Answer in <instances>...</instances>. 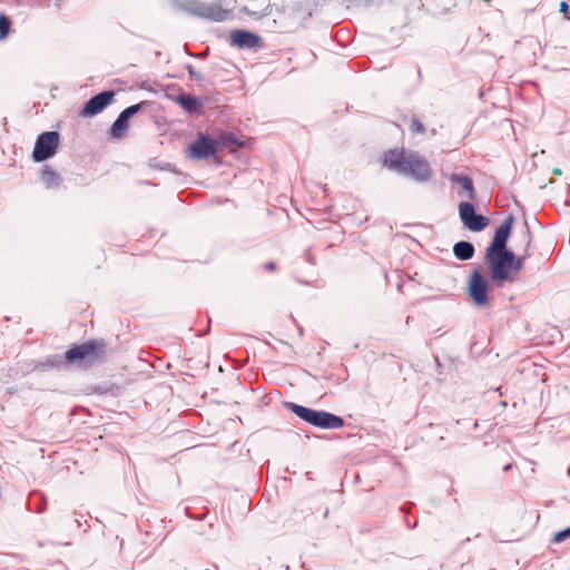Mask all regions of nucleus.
Wrapping results in <instances>:
<instances>
[{"mask_svg": "<svg viewBox=\"0 0 570 570\" xmlns=\"http://www.w3.org/2000/svg\"><path fill=\"white\" fill-rule=\"evenodd\" d=\"M522 236L525 242V249L522 255H517L514 250L485 249L483 259L492 285H503L518 281V275L529 256L528 249L532 240L528 222H524Z\"/></svg>", "mask_w": 570, "mask_h": 570, "instance_id": "f257e3e1", "label": "nucleus"}, {"mask_svg": "<svg viewBox=\"0 0 570 570\" xmlns=\"http://www.w3.org/2000/svg\"><path fill=\"white\" fill-rule=\"evenodd\" d=\"M381 164L387 170L420 185L430 181L433 177L429 160L417 151L404 147H394L384 151Z\"/></svg>", "mask_w": 570, "mask_h": 570, "instance_id": "f03ea898", "label": "nucleus"}, {"mask_svg": "<svg viewBox=\"0 0 570 570\" xmlns=\"http://www.w3.org/2000/svg\"><path fill=\"white\" fill-rule=\"evenodd\" d=\"M245 141L230 131L219 130L210 135L200 131L196 138L188 145L187 155L195 161L206 160L216 156L218 153L228 149H240L245 147Z\"/></svg>", "mask_w": 570, "mask_h": 570, "instance_id": "7ed1b4c3", "label": "nucleus"}, {"mask_svg": "<svg viewBox=\"0 0 570 570\" xmlns=\"http://www.w3.org/2000/svg\"><path fill=\"white\" fill-rule=\"evenodd\" d=\"M107 352V344L104 340H91L69 348L65 356L51 355L43 362H39L33 370L45 371L48 368H60L68 362L75 361H101Z\"/></svg>", "mask_w": 570, "mask_h": 570, "instance_id": "20e7f679", "label": "nucleus"}, {"mask_svg": "<svg viewBox=\"0 0 570 570\" xmlns=\"http://www.w3.org/2000/svg\"><path fill=\"white\" fill-rule=\"evenodd\" d=\"M286 407L306 423L321 429H340L344 420L333 413L313 410L293 402H287Z\"/></svg>", "mask_w": 570, "mask_h": 570, "instance_id": "39448f33", "label": "nucleus"}, {"mask_svg": "<svg viewBox=\"0 0 570 570\" xmlns=\"http://www.w3.org/2000/svg\"><path fill=\"white\" fill-rule=\"evenodd\" d=\"M180 8L188 14L214 22H223L229 17V11L217 3H206L199 0H184Z\"/></svg>", "mask_w": 570, "mask_h": 570, "instance_id": "423d86ee", "label": "nucleus"}, {"mask_svg": "<svg viewBox=\"0 0 570 570\" xmlns=\"http://www.w3.org/2000/svg\"><path fill=\"white\" fill-rule=\"evenodd\" d=\"M60 134L56 130L43 131L38 135L31 158L35 163H43L52 158L59 148Z\"/></svg>", "mask_w": 570, "mask_h": 570, "instance_id": "0eeeda50", "label": "nucleus"}, {"mask_svg": "<svg viewBox=\"0 0 570 570\" xmlns=\"http://www.w3.org/2000/svg\"><path fill=\"white\" fill-rule=\"evenodd\" d=\"M459 217L464 228L473 233L484 230L490 218L476 212L475 205L470 200H463L458 206Z\"/></svg>", "mask_w": 570, "mask_h": 570, "instance_id": "6e6552de", "label": "nucleus"}, {"mask_svg": "<svg viewBox=\"0 0 570 570\" xmlns=\"http://www.w3.org/2000/svg\"><path fill=\"white\" fill-rule=\"evenodd\" d=\"M116 92L112 89L102 90L91 96L79 109L81 118H91L102 112L115 100Z\"/></svg>", "mask_w": 570, "mask_h": 570, "instance_id": "1a4fd4ad", "label": "nucleus"}, {"mask_svg": "<svg viewBox=\"0 0 570 570\" xmlns=\"http://www.w3.org/2000/svg\"><path fill=\"white\" fill-rule=\"evenodd\" d=\"M515 217L513 214H509L501 224L494 229L493 237L485 247V249L492 250H513L508 246L509 238L513 232V225Z\"/></svg>", "mask_w": 570, "mask_h": 570, "instance_id": "9d476101", "label": "nucleus"}, {"mask_svg": "<svg viewBox=\"0 0 570 570\" xmlns=\"http://www.w3.org/2000/svg\"><path fill=\"white\" fill-rule=\"evenodd\" d=\"M167 97L177 104L188 115L203 116L206 98L194 96L181 88H178L177 95H167Z\"/></svg>", "mask_w": 570, "mask_h": 570, "instance_id": "9b49d317", "label": "nucleus"}, {"mask_svg": "<svg viewBox=\"0 0 570 570\" xmlns=\"http://www.w3.org/2000/svg\"><path fill=\"white\" fill-rule=\"evenodd\" d=\"M229 46L239 50L259 49L262 38L258 33L247 29H234L228 36Z\"/></svg>", "mask_w": 570, "mask_h": 570, "instance_id": "f8f14e48", "label": "nucleus"}, {"mask_svg": "<svg viewBox=\"0 0 570 570\" xmlns=\"http://www.w3.org/2000/svg\"><path fill=\"white\" fill-rule=\"evenodd\" d=\"M451 184L460 187L459 196L465 195L470 202L475 199L476 190L472 178L464 173H452L449 177Z\"/></svg>", "mask_w": 570, "mask_h": 570, "instance_id": "ddd939ff", "label": "nucleus"}, {"mask_svg": "<svg viewBox=\"0 0 570 570\" xmlns=\"http://www.w3.org/2000/svg\"><path fill=\"white\" fill-rule=\"evenodd\" d=\"M130 120V118L126 117L124 112L120 111L108 129L109 137L112 139H122L129 130Z\"/></svg>", "mask_w": 570, "mask_h": 570, "instance_id": "4468645a", "label": "nucleus"}, {"mask_svg": "<svg viewBox=\"0 0 570 570\" xmlns=\"http://www.w3.org/2000/svg\"><path fill=\"white\" fill-rule=\"evenodd\" d=\"M474 253V245L469 240H459L453 246V254L460 261L471 259Z\"/></svg>", "mask_w": 570, "mask_h": 570, "instance_id": "2eb2a0df", "label": "nucleus"}, {"mask_svg": "<svg viewBox=\"0 0 570 570\" xmlns=\"http://www.w3.org/2000/svg\"><path fill=\"white\" fill-rule=\"evenodd\" d=\"M41 179L46 188H55L59 186V175L49 166H45L41 171Z\"/></svg>", "mask_w": 570, "mask_h": 570, "instance_id": "dca6fc26", "label": "nucleus"}, {"mask_svg": "<svg viewBox=\"0 0 570 570\" xmlns=\"http://www.w3.org/2000/svg\"><path fill=\"white\" fill-rule=\"evenodd\" d=\"M470 297L473 299L476 306H483L488 302V288L489 287H468Z\"/></svg>", "mask_w": 570, "mask_h": 570, "instance_id": "f3484780", "label": "nucleus"}, {"mask_svg": "<svg viewBox=\"0 0 570 570\" xmlns=\"http://www.w3.org/2000/svg\"><path fill=\"white\" fill-rule=\"evenodd\" d=\"M489 274L484 275L479 268H473L469 275L466 285H491Z\"/></svg>", "mask_w": 570, "mask_h": 570, "instance_id": "a211bd4d", "label": "nucleus"}, {"mask_svg": "<svg viewBox=\"0 0 570 570\" xmlns=\"http://www.w3.org/2000/svg\"><path fill=\"white\" fill-rule=\"evenodd\" d=\"M11 29H12L11 18L6 13L0 12V41H3L9 36V33L11 32Z\"/></svg>", "mask_w": 570, "mask_h": 570, "instance_id": "6ab92c4d", "label": "nucleus"}, {"mask_svg": "<svg viewBox=\"0 0 570 570\" xmlns=\"http://www.w3.org/2000/svg\"><path fill=\"white\" fill-rule=\"evenodd\" d=\"M149 105H150V101L142 100V101H139L137 104H134V105H130V106L126 107L124 110H121V112H124V115L126 117L131 119L134 116H136L137 114L142 111Z\"/></svg>", "mask_w": 570, "mask_h": 570, "instance_id": "aec40b11", "label": "nucleus"}, {"mask_svg": "<svg viewBox=\"0 0 570 570\" xmlns=\"http://www.w3.org/2000/svg\"><path fill=\"white\" fill-rule=\"evenodd\" d=\"M186 70H187V72H188L189 77H190L194 81H196L197 83H200L202 81H204V80H205L204 75H203L202 72L197 71V70L195 69V67H194L191 63H187V65H186Z\"/></svg>", "mask_w": 570, "mask_h": 570, "instance_id": "412c9836", "label": "nucleus"}, {"mask_svg": "<svg viewBox=\"0 0 570 570\" xmlns=\"http://www.w3.org/2000/svg\"><path fill=\"white\" fill-rule=\"evenodd\" d=\"M410 129L412 134H424L426 130L424 124L416 117H412Z\"/></svg>", "mask_w": 570, "mask_h": 570, "instance_id": "4be33fe9", "label": "nucleus"}, {"mask_svg": "<svg viewBox=\"0 0 570 570\" xmlns=\"http://www.w3.org/2000/svg\"><path fill=\"white\" fill-rule=\"evenodd\" d=\"M567 538H570V527L556 533L554 538H553V542L559 543V542H562L563 540H566Z\"/></svg>", "mask_w": 570, "mask_h": 570, "instance_id": "5701e85b", "label": "nucleus"}, {"mask_svg": "<svg viewBox=\"0 0 570 570\" xmlns=\"http://www.w3.org/2000/svg\"><path fill=\"white\" fill-rule=\"evenodd\" d=\"M560 12L564 13V17L569 16L570 7L566 1L560 2Z\"/></svg>", "mask_w": 570, "mask_h": 570, "instance_id": "b1692460", "label": "nucleus"}, {"mask_svg": "<svg viewBox=\"0 0 570 570\" xmlns=\"http://www.w3.org/2000/svg\"><path fill=\"white\" fill-rule=\"evenodd\" d=\"M263 269L264 271H268V272H273L276 269V263L275 262H266L264 265H263Z\"/></svg>", "mask_w": 570, "mask_h": 570, "instance_id": "393cba45", "label": "nucleus"}, {"mask_svg": "<svg viewBox=\"0 0 570 570\" xmlns=\"http://www.w3.org/2000/svg\"><path fill=\"white\" fill-rule=\"evenodd\" d=\"M240 11L246 13V14H248V16H250V17H254L255 19H257V17H258V12L257 11H253V10L248 9L247 7H243L240 9Z\"/></svg>", "mask_w": 570, "mask_h": 570, "instance_id": "a878e982", "label": "nucleus"}, {"mask_svg": "<svg viewBox=\"0 0 570 570\" xmlns=\"http://www.w3.org/2000/svg\"><path fill=\"white\" fill-rule=\"evenodd\" d=\"M271 12H272L271 4H267V6L264 8L263 12H262V13H258L257 19H261V18H263V17L268 16Z\"/></svg>", "mask_w": 570, "mask_h": 570, "instance_id": "bb28decb", "label": "nucleus"}, {"mask_svg": "<svg viewBox=\"0 0 570 570\" xmlns=\"http://www.w3.org/2000/svg\"><path fill=\"white\" fill-rule=\"evenodd\" d=\"M553 174H556V175H559V176H560V175H562V171H561V169H559V168H554V169H553Z\"/></svg>", "mask_w": 570, "mask_h": 570, "instance_id": "cd10ccee", "label": "nucleus"}, {"mask_svg": "<svg viewBox=\"0 0 570 570\" xmlns=\"http://www.w3.org/2000/svg\"><path fill=\"white\" fill-rule=\"evenodd\" d=\"M170 167H171V166H170V164H166V166H165V167H163V168H164V169L171 170V169H170Z\"/></svg>", "mask_w": 570, "mask_h": 570, "instance_id": "c85d7f7f", "label": "nucleus"}, {"mask_svg": "<svg viewBox=\"0 0 570 570\" xmlns=\"http://www.w3.org/2000/svg\"><path fill=\"white\" fill-rule=\"evenodd\" d=\"M413 282H416V279L413 277L411 278ZM417 284L420 285L421 284V281H417Z\"/></svg>", "mask_w": 570, "mask_h": 570, "instance_id": "c756f323", "label": "nucleus"}, {"mask_svg": "<svg viewBox=\"0 0 570 570\" xmlns=\"http://www.w3.org/2000/svg\"><path fill=\"white\" fill-rule=\"evenodd\" d=\"M302 285L308 286L309 283L308 282H303Z\"/></svg>", "mask_w": 570, "mask_h": 570, "instance_id": "7c9ffc66", "label": "nucleus"}, {"mask_svg": "<svg viewBox=\"0 0 570 570\" xmlns=\"http://www.w3.org/2000/svg\"><path fill=\"white\" fill-rule=\"evenodd\" d=\"M510 468H511V465L508 464V465L504 466V470H509Z\"/></svg>", "mask_w": 570, "mask_h": 570, "instance_id": "2f4dec72", "label": "nucleus"}, {"mask_svg": "<svg viewBox=\"0 0 570 570\" xmlns=\"http://www.w3.org/2000/svg\"><path fill=\"white\" fill-rule=\"evenodd\" d=\"M567 19L570 20V11H569V16H567Z\"/></svg>", "mask_w": 570, "mask_h": 570, "instance_id": "473e14b6", "label": "nucleus"}]
</instances>
